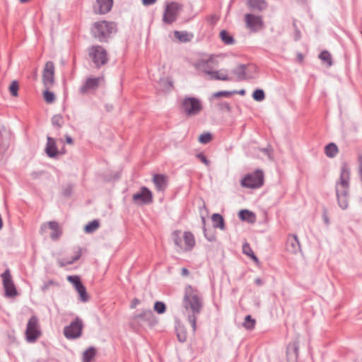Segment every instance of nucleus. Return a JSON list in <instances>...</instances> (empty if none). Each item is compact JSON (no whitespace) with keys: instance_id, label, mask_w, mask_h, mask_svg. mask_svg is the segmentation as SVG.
Instances as JSON below:
<instances>
[{"instance_id":"obj_15","label":"nucleus","mask_w":362,"mask_h":362,"mask_svg":"<svg viewBox=\"0 0 362 362\" xmlns=\"http://www.w3.org/2000/svg\"><path fill=\"white\" fill-rule=\"evenodd\" d=\"M112 5L113 0H96L93 6V11L96 14H106L110 11Z\"/></svg>"},{"instance_id":"obj_48","label":"nucleus","mask_w":362,"mask_h":362,"mask_svg":"<svg viewBox=\"0 0 362 362\" xmlns=\"http://www.w3.org/2000/svg\"><path fill=\"white\" fill-rule=\"evenodd\" d=\"M196 157L206 166L210 165V161L207 159V158L203 153H197L196 155Z\"/></svg>"},{"instance_id":"obj_8","label":"nucleus","mask_w":362,"mask_h":362,"mask_svg":"<svg viewBox=\"0 0 362 362\" xmlns=\"http://www.w3.org/2000/svg\"><path fill=\"white\" fill-rule=\"evenodd\" d=\"M182 9V5L175 1L167 4L163 16V21L167 24H171L177 20L180 11Z\"/></svg>"},{"instance_id":"obj_50","label":"nucleus","mask_w":362,"mask_h":362,"mask_svg":"<svg viewBox=\"0 0 362 362\" xmlns=\"http://www.w3.org/2000/svg\"><path fill=\"white\" fill-rule=\"evenodd\" d=\"M219 106L221 110H226L228 112H230L231 110L230 104L227 102L221 103L219 104Z\"/></svg>"},{"instance_id":"obj_55","label":"nucleus","mask_w":362,"mask_h":362,"mask_svg":"<svg viewBox=\"0 0 362 362\" xmlns=\"http://www.w3.org/2000/svg\"><path fill=\"white\" fill-rule=\"evenodd\" d=\"M209 20L212 23H216L218 21V17L216 15H211L209 16Z\"/></svg>"},{"instance_id":"obj_46","label":"nucleus","mask_w":362,"mask_h":362,"mask_svg":"<svg viewBox=\"0 0 362 362\" xmlns=\"http://www.w3.org/2000/svg\"><path fill=\"white\" fill-rule=\"evenodd\" d=\"M154 310L159 314H162L165 311V305L162 302H156L154 304Z\"/></svg>"},{"instance_id":"obj_40","label":"nucleus","mask_w":362,"mask_h":362,"mask_svg":"<svg viewBox=\"0 0 362 362\" xmlns=\"http://www.w3.org/2000/svg\"><path fill=\"white\" fill-rule=\"evenodd\" d=\"M48 89L47 88L43 93L44 99L47 103H52L55 100V95L53 92L49 91Z\"/></svg>"},{"instance_id":"obj_1","label":"nucleus","mask_w":362,"mask_h":362,"mask_svg":"<svg viewBox=\"0 0 362 362\" xmlns=\"http://www.w3.org/2000/svg\"><path fill=\"white\" fill-rule=\"evenodd\" d=\"M202 303L197 290L188 286L185 289L182 300V313L188 319L194 330L196 329V319L199 314Z\"/></svg>"},{"instance_id":"obj_45","label":"nucleus","mask_w":362,"mask_h":362,"mask_svg":"<svg viewBox=\"0 0 362 362\" xmlns=\"http://www.w3.org/2000/svg\"><path fill=\"white\" fill-rule=\"evenodd\" d=\"M177 338H178L179 341H180L182 342L185 341L187 339V332H186L185 329L182 327H180L179 329H177Z\"/></svg>"},{"instance_id":"obj_22","label":"nucleus","mask_w":362,"mask_h":362,"mask_svg":"<svg viewBox=\"0 0 362 362\" xmlns=\"http://www.w3.org/2000/svg\"><path fill=\"white\" fill-rule=\"evenodd\" d=\"M211 80L231 81L232 78L228 76V71L226 69H220L218 71H212L210 73Z\"/></svg>"},{"instance_id":"obj_11","label":"nucleus","mask_w":362,"mask_h":362,"mask_svg":"<svg viewBox=\"0 0 362 362\" xmlns=\"http://www.w3.org/2000/svg\"><path fill=\"white\" fill-rule=\"evenodd\" d=\"M132 200L136 204H149L153 202V195L147 187H142L139 192L133 194Z\"/></svg>"},{"instance_id":"obj_26","label":"nucleus","mask_w":362,"mask_h":362,"mask_svg":"<svg viewBox=\"0 0 362 362\" xmlns=\"http://www.w3.org/2000/svg\"><path fill=\"white\" fill-rule=\"evenodd\" d=\"M211 221L213 223V226L214 228H218L221 230L225 229V222L223 217L219 214H214L211 216Z\"/></svg>"},{"instance_id":"obj_5","label":"nucleus","mask_w":362,"mask_h":362,"mask_svg":"<svg viewBox=\"0 0 362 362\" xmlns=\"http://www.w3.org/2000/svg\"><path fill=\"white\" fill-rule=\"evenodd\" d=\"M88 59L92 62L95 69H100L109 62L107 50L101 45H92L88 48Z\"/></svg>"},{"instance_id":"obj_53","label":"nucleus","mask_w":362,"mask_h":362,"mask_svg":"<svg viewBox=\"0 0 362 362\" xmlns=\"http://www.w3.org/2000/svg\"><path fill=\"white\" fill-rule=\"evenodd\" d=\"M156 0H142V4L144 6H150L156 3Z\"/></svg>"},{"instance_id":"obj_3","label":"nucleus","mask_w":362,"mask_h":362,"mask_svg":"<svg viewBox=\"0 0 362 362\" xmlns=\"http://www.w3.org/2000/svg\"><path fill=\"white\" fill-rule=\"evenodd\" d=\"M117 26L115 22L100 21L93 24L90 33L100 42H107L112 35L117 33Z\"/></svg>"},{"instance_id":"obj_21","label":"nucleus","mask_w":362,"mask_h":362,"mask_svg":"<svg viewBox=\"0 0 362 362\" xmlns=\"http://www.w3.org/2000/svg\"><path fill=\"white\" fill-rule=\"evenodd\" d=\"M211 59H201L195 65L197 70L203 71L207 75H210V73L213 71V67L211 65Z\"/></svg>"},{"instance_id":"obj_52","label":"nucleus","mask_w":362,"mask_h":362,"mask_svg":"<svg viewBox=\"0 0 362 362\" xmlns=\"http://www.w3.org/2000/svg\"><path fill=\"white\" fill-rule=\"evenodd\" d=\"M290 349H292L293 350V354L294 355L295 357L297 356V354H298V344L297 343H294L292 344L291 347H289L288 348V350H290ZM289 351H288V352Z\"/></svg>"},{"instance_id":"obj_16","label":"nucleus","mask_w":362,"mask_h":362,"mask_svg":"<svg viewBox=\"0 0 362 362\" xmlns=\"http://www.w3.org/2000/svg\"><path fill=\"white\" fill-rule=\"evenodd\" d=\"M102 79L100 77L88 78L86 80L85 83L79 88V93L85 95L90 90L97 89L100 85V81Z\"/></svg>"},{"instance_id":"obj_58","label":"nucleus","mask_w":362,"mask_h":362,"mask_svg":"<svg viewBox=\"0 0 362 362\" xmlns=\"http://www.w3.org/2000/svg\"><path fill=\"white\" fill-rule=\"evenodd\" d=\"M71 189H66L64 192V194L66 196H69L71 194Z\"/></svg>"},{"instance_id":"obj_44","label":"nucleus","mask_w":362,"mask_h":362,"mask_svg":"<svg viewBox=\"0 0 362 362\" xmlns=\"http://www.w3.org/2000/svg\"><path fill=\"white\" fill-rule=\"evenodd\" d=\"M233 93H236V91L230 92L228 90H221L216 92L213 94L214 98H219V97H230Z\"/></svg>"},{"instance_id":"obj_60","label":"nucleus","mask_w":362,"mask_h":362,"mask_svg":"<svg viewBox=\"0 0 362 362\" xmlns=\"http://www.w3.org/2000/svg\"><path fill=\"white\" fill-rule=\"evenodd\" d=\"M298 60H299L300 62H303V54H300V53H298Z\"/></svg>"},{"instance_id":"obj_4","label":"nucleus","mask_w":362,"mask_h":362,"mask_svg":"<svg viewBox=\"0 0 362 362\" xmlns=\"http://www.w3.org/2000/svg\"><path fill=\"white\" fill-rule=\"evenodd\" d=\"M172 240L177 250L183 252H189L195 246V238L189 231H185L182 234L179 230H174L171 235Z\"/></svg>"},{"instance_id":"obj_42","label":"nucleus","mask_w":362,"mask_h":362,"mask_svg":"<svg viewBox=\"0 0 362 362\" xmlns=\"http://www.w3.org/2000/svg\"><path fill=\"white\" fill-rule=\"evenodd\" d=\"M19 88L18 83L16 81H13L9 86V91L12 96L16 97L18 95V90Z\"/></svg>"},{"instance_id":"obj_19","label":"nucleus","mask_w":362,"mask_h":362,"mask_svg":"<svg viewBox=\"0 0 362 362\" xmlns=\"http://www.w3.org/2000/svg\"><path fill=\"white\" fill-rule=\"evenodd\" d=\"M153 182L156 189L160 192L164 191L168 186V179L166 175L163 174H155L153 177Z\"/></svg>"},{"instance_id":"obj_49","label":"nucleus","mask_w":362,"mask_h":362,"mask_svg":"<svg viewBox=\"0 0 362 362\" xmlns=\"http://www.w3.org/2000/svg\"><path fill=\"white\" fill-rule=\"evenodd\" d=\"M204 235V237L210 242H214L216 240V236L214 234L209 235L206 231V228L205 226H203Z\"/></svg>"},{"instance_id":"obj_41","label":"nucleus","mask_w":362,"mask_h":362,"mask_svg":"<svg viewBox=\"0 0 362 362\" xmlns=\"http://www.w3.org/2000/svg\"><path fill=\"white\" fill-rule=\"evenodd\" d=\"M212 139V135L211 133L209 132H206V133H204V134H202L199 136V141L201 143V144H208L209 142L211 141V140Z\"/></svg>"},{"instance_id":"obj_47","label":"nucleus","mask_w":362,"mask_h":362,"mask_svg":"<svg viewBox=\"0 0 362 362\" xmlns=\"http://www.w3.org/2000/svg\"><path fill=\"white\" fill-rule=\"evenodd\" d=\"M80 296V298L81 301L86 302L88 300V295L86 293V290L85 287H81V290L77 291Z\"/></svg>"},{"instance_id":"obj_12","label":"nucleus","mask_w":362,"mask_h":362,"mask_svg":"<svg viewBox=\"0 0 362 362\" xmlns=\"http://www.w3.org/2000/svg\"><path fill=\"white\" fill-rule=\"evenodd\" d=\"M54 64L52 62L48 61L45 63L43 73L42 82L47 88H49L54 82Z\"/></svg>"},{"instance_id":"obj_23","label":"nucleus","mask_w":362,"mask_h":362,"mask_svg":"<svg viewBox=\"0 0 362 362\" xmlns=\"http://www.w3.org/2000/svg\"><path fill=\"white\" fill-rule=\"evenodd\" d=\"M245 69V64H239L232 70V74L235 76L236 81H242L247 80Z\"/></svg>"},{"instance_id":"obj_25","label":"nucleus","mask_w":362,"mask_h":362,"mask_svg":"<svg viewBox=\"0 0 362 362\" xmlns=\"http://www.w3.org/2000/svg\"><path fill=\"white\" fill-rule=\"evenodd\" d=\"M49 228L52 230L50 234V237L52 240H56L59 239V238L62 235V231L59 229V224L56 221H49L48 223Z\"/></svg>"},{"instance_id":"obj_14","label":"nucleus","mask_w":362,"mask_h":362,"mask_svg":"<svg viewBox=\"0 0 362 362\" xmlns=\"http://www.w3.org/2000/svg\"><path fill=\"white\" fill-rule=\"evenodd\" d=\"M1 278L5 289L6 296L11 298L16 296L18 293L10 273H4L1 275Z\"/></svg>"},{"instance_id":"obj_37","label":"nucleus","mask_w":362,"mask_h":362,"mask_svg":"<svg viewBox=\"0 0 362 362\" xmlns=\"http://www.w3.org/2000/svg\"><path fill=\"white\" fill-rule=\"evenodd\" d=\"M252 98L257 101L261 102L265 98V93L262 89L257 88L252 93Z\"/></svg>"},{"instance_id":"obj_34","label":"nucleus","mask_w":362,"mask_h":362,"mask_svg":"<svg viewBox=\"0 0 362 362\" xmlns=\"http://www.w3.org/2000/svg\"><path fill=\"white\" fill-rule=\"evenodd\" d=\"M256 324V321L255 319L252 318L250 315H247L245 317L244 322L243 324V326L248 330H252L255 328Z\"/></svg>"},{"instance_id":"obj_10","label":"nucleus","mask_w":362,"mask_h":362,"mask_svg":"<svg viewBox=\"0 0 362 362\" xmlns=\"http://www.w3.org/2000/svg\"><path fill=\"white\" fill-rule=\"evenodd\" d=\"M83 322L78 317H76L70 325L64 327V334L67 339L78 338L82 334Z\"/></svg>"},{"instance_id":"obj_57","label":"nucleus","mask_w":362,"mask_h":362,"mask_svg":"<svg viewBox=\"0 0 362 362\" xmlns=\"http://www.w3.org/2000/svg\"><path fill=\"white\" fill-rule=\"evenodd\" d=\"M300 37V32L299 30L296 29V37H295V40H299Z\"/></svg>"},{"instance_id":"obj_59","label":"nucleus","mask_w":362,"mask_h":362,"mask_svg":"<svg viewBox=\"0 0 362 362\" xmlns=\"http://www.w3.org/2000/svg\"><path fill=\"white\" fill-rule=\"evenodd\" d=\"M358 162H359L358 169H361V168L362 166V156H358Z\"/></svg>"},{"instance_id":"obj_7","label":"nucleus","mask_w":362,"mask_h":362,"mask_svg":"<svg viewBox=\"0 0 362 362\" xmlns=\"http://www.w3.org/2000/svg\"><path fill=\"white\" fill-rule=\"evenodd\" d=\"M181 108L188 117L198 115L202 110L200 100L194 97H185L182 103Z\"/></svg>"},{"instance_id":"obj_31","label":"nucleus","mask_w":362,"mask_h":362,"mask_svg":"<svg viewBox=\"0 0 362 362\" xmlns=\"http://www.w3.org/2000/svg\"><path fill=\"white\" fill-rule=\"evenodd\" d=\"M96 355V350L95 348L90 347L83 352V362H91Z\"/></svg>"},{"instance_id":"obj_62","label":"nucleus","mask_w":362,"mask_h":362,"mask_svg":"<svg viewBox=\"0 0 362 362\" xmlns=\"http://www.w3.org/2000/svg\"><path fill=\"white\" fill-rule=\"evenodd\" d=\"M21 3H26L29 1L30 0H19Z\"/></svg>"},{"instance_id":"obj_2","label":"nucleus","mask_w":362,"mask_h":362,"mask_svg":"<svg viewBox=\"0 0 362 362\" xmlns=\"http://www.w3.org/2000/svg\"><path fill=\"white\" fill-rule=\"evenodd\" d=\"M350 189V168L346 163L341 167L339 180L335 185L336 196L339 206L345 210L349 206V196Z\"/></svg>"},{"instance_id":"obj_24","label":"nucleus","mask_w":362,"mask_h":362,"mask_svg":"<svg viewBox=\"0 0 362 362\" xmlns=\"http://www.w3.org/2000/svg\"><path fill=\"white\" fill-rule=\"evenodd\" d=\"M238 217L241 221L253 223L255 221V214L247 209H242L238 213Z\"/></svg>"},{"instance_id":"obj_27","label":"nucleus","mask_w":362,"mask_h":362,"mask_svg":"<svg viewBox=\"0 0 362 362\" xmlns=\"http://www.w3.org/2000/svg\"><path fill=\"white\" fill-rule=\"evenodd\" d=\"M247 3L251 8L258 11H262L267 6L264 0H247Z\"/></svg>"},{"instance_id":"obj_28","label":"nucleus","mask_w":362,"mask_h":362,"mask_svg":"<svg viewBox=\"0 0 362 362\" xmlns=\"http://www.w3.org/2000/svg\"><path fill=\"white\" fill-rule=\"evenodd\" d=\"M245 67H246L245 72L247 79H252L257 77L258 70L257 67L255 64H245Z\"/></svg>"},{"instance_id":"obj_38","label":"nucleus","mask_w":362,"mask_h":362,"mask_svg":"<svg viewBox=\"0 0 362 362\" xmlns=\"http://www.w3.org/2000/svg\"><path fill=\"white\" fill-rule=\"evenodd\" d=\"M174 35L176 38H177L180 41L182 42H189L190 38L188 36V33L187 32L182 31H175Z\"/></svg>"},{"instance_id":"obj_56","label":"nucleus","mask_w":362,"mask_h":362,"mask_svg":"<svg viewBox=\"0 0 362 362\" xmlns=\"http://www.w3.org/2000/svg\"><path fill=\"white\" fill-rule=\"evenodd\" d=\"M65 138H66V142L67 144H74V140H73V139L70 136L66 135Z\"/></svg>"},{"instance_id":"obj_9","label":"nucleus","mask_w":362,"mask_h":362,"mask_svg":"<svg viewBox=\"0 0 362 362\" xmlns=\"http://www.w3.org/2000/svg\"><path fill=\"white\" fill-rule=\"evenodd\" d=\"M41 335V331L37 317L32 316L27 324L25 330L26 340L30 343L35 342Z\"/></svg>"},{"instance_id":"obj_17","label":"nucleus","mask_w":362,"mask_h":362,"mask_svg":"<svg viewBox=\"0 0 362 362\" xmlns=\"http://www.w3.org/2000/svg\"><path fill=\"white\" fill-rule=\"evenodd\" d=\"M82 255V249L79 247H75L73 250V255L70 257H64L58 259V264L60 267L71 264L78 260Z\"/></svg>"},{"instance_id":"obj_51","label":"nucleus","mask_w":362,"mask_h":362,"mask_svg":"<svg viewBox=\"0 0 362 362\" xmlns=\"http://www.w3.org/2000/svg\"><path fill=\"white\" fill-rule=\"evenodd\" d=\"M322 218H323L324 223L327 226H328L329 224V219L328 215L327 214L326 209H324L323 214H322Z\"/></svg>"},{"instance_id":"obj_32","label":"nucleus","mask_w":362,"mask_h":362,"mask_svg":"<svg viewBox=\"0 0 362 362\" xmlns=\"http://www.w3.org/2000/svg\"><path fill=\"white\" fill-rule=\"evenodd\" d=\"M51 122H52V126L54 128L59 129L63 126V124L64 123V117H62V115H54L52 117Z\"/></svg>"},{"instance_id":"obj_13","label":"nucleus","mask_w":362,"mask_h":362,"mask_svg":"<svg viewBox=\"0 0 362 362\" xmlns=\"http://www.w3.org/2000/svg\"><path fill=\"white\" fill-rule=\"evenodd\" d=\"M247 27L252 32H257L263 28V21L260 16L247 13L245 15Z\"/></svg>"},{"instance_id":"obj_30","label":"nucleus","mask_w":362,"mask_h":362,"mask_svg":"<svg viewBox=\"0 0 362 362\" xmlns=\"http://www.w3.org/2000/svg\"><path fill=\"white\" fill-rule=\"evenodd\" d=\"M220 38L225 45H231L235 43V39L228 31L223 30L220 33Z\"/></svg>"},{"instance_id":"obj_43","label":"nucleus","mask_w":362,"mask_h":362,"mask_svg":"<svg viewBox=\"0 0 362 362\" xmlns=\"http://www.w3.org/2000/svg\"><path fill=\"white\" fill-rule=\"evenodd\" d=\"M152 312L151 310H145L141 314L136 315L134 317L133 320L134 322H137L140 318L148 319L152 316Z\"/></svg>"},{"instance_id":"obj_35","label":"nucleus","mask_w":362,"mask_h":362,"mask_svg":"<svg viewBox=\"0 0 362 362\" xmlns=\"http://www.w3.org/2000/svg\"><path fill=\"white\" fill-rule=\"evenodd\" d=\"M100 226V223L98 220H93L90 222H89L86 226H85V231L87 233H90L95 231L96 229H98Z\"/></svg>"},{"instance_id":"obj_63","label":"nucleus","mask_w":362,"mask_h":362,"mask_svg":"<svg viewBox=\"0 0 362 362\" xmlns=\"http://www.w3.org/2000/svg\"><path fill=\"white\" fill-rule=\"evenodd\" d=\"M181 272H188V270L186 268L183 267L181 269Z\"/></svg>"},{"instance_id":"obj_33","label":"nucleus","mask_w":362,"mask_h":362,"mask_svg":"<svg viewBox=\"0 0 362 362\" xmlns=\"http://www.w3.org/2000/svg\"><path fill=\"white\" fill-rule=\"evenodd\" d=\"M67 279L69 282H71L73 284V286H74L75 289L77 291H79L81 290V287H84L83 285L81 284L79 276H69L67 277Z\"/></svg>"},{"instance_id":"obj_39","label":"nucleus","mask_w":362,"mask_h":362,"mask_svg":"<svg viewBox=\"0 0 362 362\" xmlns=\"http://www.w3.org/2000/svg\"><path fill=\"white\" fill-rule=\"evenodd\" d=\"M243 252L246 255L251 257L255 260H257V258L255 255L252 248L250 247V245L246 243L243 245Z\"/></svg>"},{"instance_id":"obj_36","label":"nucleus","mask_w":362,"mask_h":362,"mask_svg":"<svg viewBox=\"0 0 362 362\" xmlns=\"http://www.w3.org/2000/svg\"><path fill=\"white\" fill-rule=\"evenodd\" d=\"M319 58L322 61L326 62L329 66H332V56H331V54L328 51L324 50V51L321 52V53L319 55Z\"/></svg>"},{"instance_id":"obj_29","label":"nucleus","mask_w":362,"mask_h":362,"mask_svg":"<svg viewBox=\"0 0 362 362\" xmlns=\"http://www.w3.org/2000/svg\"><path fill=\"white\" fill-rule=\"evenodd\" d=\"M338 152V147L334 143H329L325 148V153L329 158L335 157Z\"/></svg>"},{"instance_id":"obj_54","label":"nucleus","mask_w":362,"mask_h":362,"mask_svg":"<svg viewBox=\"0 0 362 362\" xmlns=\"http://www.w3.org/2000/svg\"><path fill=\"white\" fill-rule=\"evenodd\" d=\"M140 303L139 300H138L137 298H134L132 300V303H131V308H136V306Z\"/></svg>"},{"instance_id":"obj_61","label":"nucleus","mask_w":362,"mask_h":362,"mask_svg":"<svg viewBox=\"0 0 362 362\" xmlns=\"http://www.w3.org/2000/svg\"><path fill=\"white\" fill-rule=\"evenodd\" d=\"M238 94L243 95L245 94V90L244 89L240 90V91L237 92Z\"/></svg>"},{"instance_id":"obj_18","label":"nucleus","mask_w":362,"mask_h":362,"mask_svg":"<svg viewBox=\"0 0 362 362\" xmlns=\"http://www.w3.org/2000/svg\"><path fill=\"white\" fill-rule=\"evenodd\" d=\"M286 250L292 254H296L300 250V243L297 235L290 234L287 237L286 243Z\"/></svg>"},{"instance_id":"obj_6","label":"nucleus","mask_w":362,"mask_h":362,"mask_svg":"<svg viewBox=\"0 0 362 362\" xmlns=\"http://www.w3.org/2000/svg\"><path fill=\"white\" fill-rule=\"evenodd\" d=\"M264 182V173L260 169L255 170L252 173L247 174L240 181L242 187L248 189L260 188Z\"/></svg>"},{"instance_id":"obj_20","label":"nucleus","mask_w":362,"mask_h":362,"mask_svg":"<svg viewBox=\"0 0 362 362\" xmlns=\"http://www.w3.org/2000/svg\"><path fill=\"white\" fill-rule=\"evenodd\" d=\"M45 152L49 158H54L59 153L55 140L49 136L47 137Z\"/></svg>"}]
</instances>
